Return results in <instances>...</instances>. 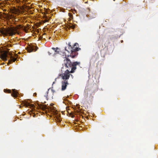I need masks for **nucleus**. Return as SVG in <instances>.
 <instances>
[{"instance_id":"9","label":"nucleus","mask_w":158,"mask_h":158,"mask_svg":"<svg viewBox=\"0 0 158 158\" xmlns=\"http://www.w3.org/2000/svg\"><path fill=\"white\" fill-rule=\"evenodd\" d=\"M12 91L13 92L12 94V95L14 97H16L17 95V92L14 89H13Z\"/></svg>"},{"instance_id":"4","label":"nucleus","mask_w":158,"mask_h":158,"mask_svg":"<svg viewBox=\"0 0 158 158\" xmlns=\"http://www.w3.org/2000/svg\"><path fill=\"white\" fill-rule=\"evenodd\" d=\"M21 105H23V106H25L26 107H28L29 106L32 107H35V106L34 104H31L29 102L25 100L22 101Z\"/></svg>"},{"instance_id":"13","label":"nucleus","mask_w":158,"mask_h":158,"mask_svg":"<svg viewBox=\"0 0 158 158\" xmlns=\"http://www.w3.org/2000/svg\"><path fill=\"white\" fill-rule=\"evenodd\" d=\"M23 29L26 32H27V30L26 29V27H24Z\"/></svg>"},{"instance_id":"8","label":"nucleus","mask_w":158,"mask_h":158,"mask_svg":"<svg viewBox=\"0 0 158 158\" xmlns=\"http://www.w3.org/2000/svg\"><path fill=\"white\" fill-rule=\"evenodd\" d=\"M55 108L53 106L50 108V110L54 114H57V110H55Z\"/></svg>"},{"instance_id":"3","label":"nucleus","mask_w":158,"mask_h":158,"mask_svg":"<svg viewBox=\"0 0 158 158\" xmlns=\"http://www.w3.org/2000/svg\"><path fill=\"white\" fill-rule=\"evenodd\" d=\"M80 48L78 47V44L77 43H75L73 47H72L70 43L68 44V46L65 48V51L64 52L65 56L69 57L71 56V54L73 52L76 51H78Z\"/></svg>"},{"instance_id":"7","label":"nucleus","mask_w":158,"mask_h":158,"mask_svg":"<svg viewBox=\"0 0 158 158\" xmlns=\"http://www.w3.org/2000/svg\"><path fill=\"white\" fill-rule=\"evenodd\" d=\"M67 84L68 82L67 81H65L62 82L61 89L62 90H64L66 89Z\"/></svg>"},{"instance_id":"14","label":"nucleus","mask_w":158,"mask_h":158,"mask_svg":"<svg viewBox=\"0 0 158 158\" xmlns=\"http://www.w3.org/2000/svg\"><path fill=\"white\" fill-rule=\"evenodd\" d=\"M74 64L75 65H77V64H79V63L76 62H74Z\"/></svg>"},{"instance_id":"6","label":"nucleus","mask_w":158,"mask_h":158,"mask_svg":"<svg viewBox=\"0 0 158 158\" xmlns=\"http://www.w3.org/2000/svg\"><path fill=\"white\" fill-rule=\"evenodd\" d=\"M46 102L44 101V102L43 103L42 102V104L40 106V108L42 109V110H44L46 109H48V110H49V109L48 107H47V105H48V104L47 105H43V104L46 103Z\"/></svg>"},{"instance_id":"5","label":"nucleus","mask_w":158,"mask_h":158,"mask_svg":"<svg viewBox=\"0 0 158 158\" xmlns=\"http://www.w3.org/2000/svg\"><path fill=\"white\" fill-rule=\"evenodd\" d=\"M7 53L6 52H4L2 53L0 55V57L4 61H6Z\"/></svg>"},{"instance_id":"18","label":"nucleus","mask_w":158,"mask_h":158,"mask_svg":"<svg viewBox=\"0 0 158 158\" xmlns=\"http://www.w3.org/2000/svg\"><path fill=\"white\" fill-rule=\"evenodd\" d=\"M74 117V116H73V115L72 116V118H73Z\"/></svg>"},{"instance_id":"11","label":"nucleus","mask_w":158,"mask_h":158,"mask_svg":"<svg viewBox=\"0 0 158 158\" xmlns=\"http://www.w3.org/2000/svg\"><path fill=\"white\" fill-rule=\"evenodd\" d=\"M5 93H10L11 92V90L10 89H4V90Z\"/></svg>"},{"instance_id":"15","label":"nucleus","mask_w":158,"mask_h":158,"mask_svg":"<svg viewBox=\"0 0 158 158\" xmlns=\"http://www.w3.org/2000/svg\"><path fill=\"white\" fill-rule=\"evenodd\" d=\"M67 101H68V102H70V103H71V102H70V101H69L68 99H65Z\"/></svg>"},{"instance_id":"16","label":"nucleus","mask_w":158,"mask_h":158,"mask_svg":"<svg viewBox=\"0 0 158 158\" xmlns=\"http://www.w3.org/2000/svg\"><path fill=\"white\" fill-rule=\"evenodd\" d=\"M54 104H52V103H51V104H50V105L51 106H52Z\"/></svg>"},{"instance_id":"2","label":"nucleus","mask_w":158,"mask_h":158,"mask_svg":"<svg viewBox=\"0 0 158 158\" xmlns=\"http://www.w3.org/2000/svg\"><path fill=\"white\" fill-rule=\"evenodd\" d=\"M22 26L21 25H17L16 27L7 28V29H2L0 30V32L4 36L9 35L10 36H12L15 35L18 32V30L21 28Z\"/></svg>"},{"instance_id":"12","label":"nucleus","mask_w":158,"mask_h":158,"mask_svg":"<svg viewBox=\"0 0 158 158\" xmlns=\"http://www.w3.org/2000/svg\"><path fill=\"white\" fill-rule=\"evenodd\" d=\"M16 60V58H15L11 56V60L13 62H15V61Z\"/></svg>"},{"instance_id":"17","label":"nucleus","mask_w":158,"mask_h":158,"mask_svg":"<svg viewBox=\"0 0 158 158\" xmlns=\"http://www.w3.org/2000/svg\"><path fill=\"white\" fill-rule=\"evenodd\" d=\"M14 55L16 57L17 56V55L16 54H14Z\"/></svg>"},{"instance_id":"21","label":"nucleus","mask_w":158,"mask_h":158,"mask_svg":"<svg viewBox=\"0 0 158 158\" xmlns=\"http://www.w3.org/2000/svg\"><path fill=\"white\" fill-rule=\"evenodd\" d=\"M10 61L9 62V63H10Z\"/></svg>"},{"instance_id":"19","label":"nucleus","mask_w":158,"mask_h":158,"mask_svg":"<svg viewBox=\"0 0 158 158\" xmlns=\"http://www.w3.org/2000/svg\"><path fill=\"white\" fill-rule=\"evenodd\" d=\"M63 102L64 103H65V104H66V103H65V102H64V101H63Z\"/></svg>"},{"instance_id":"10","label":"nucleus","mask_w":158,"mask_h":158,"mask_svg":"<svg viewBox=\"0 0 158 158\" xmlns=\"http://www.w3.org/2000/svg\"><path fill=\"white\" fill-rule=\"evenodd\" d=\"M27 50L28 52H30L33 51V48L31 46H29L27 48Z\"/></svg>"},{"instance_id":"1","label":"nucleus","mask_w":158,"mask_h":158,"mask_svg":"<svg viewBox=\"0 0 158 158\" xmlns=\"http://www.w3.org/2000/svg\"><path fill=\"white\" fill-rule=\"evenodd\" d=\"M64 62L65 64V66L69 69L66 70L64 73L61 74L60 76L63 79H69V76L70 75V73H73L74 71L76 69V68L74 66H73L71 64V63L70 60L67 59H66L64 60Z\"/></svg>"},{"instance_id":"20","label":"nucleus","mask_w":158,"mask_h":158,"mask_svg":"<svg viewBox=\"0 0 158 158\" xmlns=\"http://www.w3.org/2000/svg\"><path fill=\"white\" fill-rule=\"evenodd\" d=\"M74 57V56H72V57L73 58Z\"/></svg>"}]
</instances>
